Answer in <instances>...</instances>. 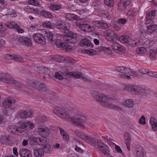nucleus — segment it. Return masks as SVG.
Masks as SVG:
<instances>
[{
    "instance_id": "1",
    "label": "nucleus",
    "mask_w": 157,
    "mask_h": 157,
    "mask_svg": "<svg viewBox=\"0 0 157 157\" xmlns=\"http://www.w3.org/2000/svg\"><path fill=\"white\" fill-rule=\"evenodd\" d=\"M56 25L58 29L66 31V34L64 36L65 40L70 43H75L77 35L69 31L70 25L68 22L60 20L57 21Z\"/></svg>"
},
{
    "instance_id": "2",
    "label": "nucleus",
    "mask_w": 157,
    "mask_h": 157,
    "mask_svg": "<svg viewBox=\"0 0 157 157\" xmlns=\"http://www.w3.org/2000/svg\"><path fill=\"white\" fill-rule=\"evenodd\" d=\"M54 113L60 117L66 120H68L70 118L72 124L75 126L78 125V114L77 113L72 115L68 114L63 109L60 107H56L53 110Z\"/></svg>"
},
{
    "instance_id": "3",
    "label": "nucleus",
    "mask_w": 157,
    "mask_h": 157,
    "mask_svg": "<svg viewBox=\"0 0 157 157\" xmlns=\"http://www.w3.org/2000/svg\"><path fill=\"white\" fill-rule=\"evenodd\" d=\"M109 97L108 96L100 93L98 97L97 98V100L103 107H108L111 109H116L118 111L122 110L123 109L120 106L108 103Z\"/></svg>"
},
{
    "instance_id": "4",
    "label": "nucleus",
    "mask_w": 157,
    "mask_h": 157,
    "mask_svg": "<svg viewBox=\"0 0 157 157\" xmlns=\"http://www.w3.org/2000/svg\"><path fill=\"white\" fill-rule=\"evenodd\" d=\"M126 89L133 94L143 95H146L148 91L147 87L140 86H128L126 87Z\"/></svg>"
},
{
    "instance_id": "5",
    "label": "nucleus",
    "mask_w": 157,
    "mask_h": 157,
    "mask_svg": "<svg viewBox=\"0 0 157 157\" xmlns=\"http://www.w3.org/2000/svg\"><path fill=\"white\" fill-rule=\"evenodd\" d=\"M15 100L13 98H9L6 100L3 103V105L6 108L7 111L10 112L13 111L15 107L14 103Z\"/></svg>"
},
{
    "instance_id": "6",
    "label": "nucleus",
    "mask_w": 157,
    "mask_h": 157,
    "mask_svg": "<svg viewBox=\"0 0 157 157\" xmlns=\"http://www.w3.org/2000/svg\"><path fill=\"white\" fill-rule=\"evenodd\" d=\"M37 130L40 135L43 137H48L50 134L49 129L43 125H39L37 128Z\"/></svg>"
},
{
    "instance_id": "7",
    "label": "nucleus",
    "mask_w": 157,
    "mask_h": 157,
    "mask_svg": "<svg viewBox=\"0 0 157 157\" xmlns=\"http://www.w3.org/2000/svg\"><path fill=\"white\" fill-rule=\"evenodd\" d=\"M32 37L34 40L37 43L44 45L46 44L45 36L40 33H34Z\"/></svg>"
},
{
    "instance_id": "8",
    "label": "nucleus",
    "mask_w": 157,
    "mask_h": 157,
    "mask_svg": "<svg viewBox=\"0 0 157 157\" xmlns=\"http://www.w3.org/2000/svg\"><path fill=\"white\" fill-rule=\"evenodd\" d=\"M128 68L124 67H117V70L121 73V74L120 75L121 78L128 79H129L131 78V77L130 76L126 75V74H127L128 72Z\"/></svg>"
},
{
    "instance_id": "9",
    "label": "nucleus",
    "mask_w": 157,
    "mask_h": 157,
    "mask_svg": "<svg viewBox=\"0 0 157 157\" xmlns=\"http://www.w3.org/2000/svg\"><path fill=\"white\" fill-rule=\"evenodd\" d=\"M34 127V124L32 122L28 121L25 123L21 124L19 129L21 132H23L27 129H32Z\"/></svg>"
},
{
    "instance_id": "10",
    "label": "nucleus",
    "mask_w": 157,
    "mask_h": 157,
    "mask_svg": "<svg viewBox=\"0 0 157 157\" xmlns=\"http://www.w3.org/2000/svg\"><path fill=\"white\" fill-rule=\"evenodd\" d=\"M18 41L21 44L27 46H30L32 44L31 40L25 36L19 37L18 39Z\"/></svg>"
},
{
    "instance_id": "11",
    "label": "nucleus",
    "mask_w": 157,
    "mask_h": 157,
    "mask_svg": "<svg viewBox=\"0 0 157 157\" xmlns=\"http://www.w3.org/2000/svg\"><path fill=\"white\" fill-rule=\"evenodd\" d=\"M86 120L85 114L82 112H79V128L84 129L85 128L84 122Z\"/></svg>"
},
{
    "instance_id": "12",
    "label": "nucleus",
    "mask_w": 157,
    "mask_h": 157,
    "mask_svg": "<svg viewBox=\"0 0 157 157\" xmlns=\"http://www.w3.org/2000/svg\"><path fill=\"white\" fill-rule=\"evenodd\" d=\"M112 48L114 50L115 52L119 53L123 52L124 51V48L118 43H113L111 45Z\"/></svg>"
},
{
    "instance_id": "13",
    "label": "nucleus",
    "mask_w": 157,
    "mask_h": 157,
    "mask_svg": "<svg viewBox=\"0 0 157 157\" xmlns=\"http://www.w3.org/2000/svg\"><path fill=\"white\" fill-rule=\"evenodd\" d=\"M130 4L129 0H121L118 6V9L120 10L125 9Z\"/></svg>"
},
{
    "instance_id": "14",
    "label": "nucleus",
    "mask_w": 157,
    "mask_h": 157,
    "mask_svg": "<svg viewBox=\"0 0 157 157\" xmlns=\"http://www.w3.org/2000/svg\"><path fill=\"white\" fill-rule=\"evenodd\" d=\"M44 35L52 44H54L55 41L57 39L56 36L55 35H54L52 33L50 32H46Z\"/></svg>"
},
{
    "instance_id": "15",
    "label": "nucleus",
    "mask_w": 157,
    "mask_h": 157,
    "mask_svg": "<svg viewBox=\"0 0 157 157\" xmlns=\"http://www.w3.org/2000/svg\"><path fill=\"white\" fill-rule=\"evenodd\" d=\"M33 113V111L29 109L22 110L20 112V115L23 118H27L30 117Z\"/></svg>"
},
{
    "instance_id": "16",
    "label": "nucleus",
    "mask_w": 157,
    "mask_h": 157,
    "mask_svg": "<svg viewBox=\"0 0 157 157\" xmlns=\"http://www.w3.org/2000/svg\"><path fill=\"white\" fill-rule=\"evenodd\" d=\"M21 157H32L31 152L28 149L24 148L21 149L19 151Z\"/></svg>"
},
{
    "instance_id": "17",
    "label": "nucleus",
    "mask_w": 157,
    "mask_h": 157,
    "mask_svg": "<svg viewBox=\"0 0 157 157\" xmlns=\"http://www.w3.org/2000/svg\"><path fill=\"white\" fill-rule=\"evenodd\" d=\"M21 126L17 128L15 125H12L8 126L7 128L8 131L10 133L14 134H18L19 132H21L19 128Z\"/></svg>"
},
{
    "instance_id": "18",
    "label": "nucleus",
    "mask_w": 157,
    "mask_h": 157,
    "mask_svg": "<svg viewBox=\"0 0 157 157\" xmlns=\"http://www.w3.org/2000/svg\"><path fill=\"white\" fill-rule=\"evenodd\" d=\"M33 86L42 91H45L47 90V87L45 84L40 82H33Z\"/></svg>"
},
{
    "instance_id": "19",
    "label": "nucleus",
    "mask_w": 157,
    "mask_h": 157,
    "mask_svg": "<svg viewBox=\"0 0 157 157\" xmlns=\"http://www.w3.org/2000/svg\"><path fill=\"white\" fill-rule=\"evenodd\" d=\"M80 45L83 47H86L93 48L94 46L93 44L91 41L87 39H84L82 40L80 42Z\"/></svg>"
},
{
    "instance_id": "20",
    "label": "nucleus",
    "mask_w": 157,
    "mask_h": 157,
    "mask_svg": "<svg viewBox=\"0 0 157 157\" xmlns=\"http://www.w3.org/2000/svg\"><path fill=\"white\" fill-rule=\"evenodd\" d=\"M156 16V11L155 10H151L147 13L146 16L147 21L146 22V24H149L148 22L149 21H151Z\"/></svg>"
},
{
    "instance_id": "21",
    "label": "nucleus",
    "mask_w": 157,
    "mask_h": 157,
    "mask_svg": "<svg viewBox=\"0 0 157 157\" xmlns=\"http://www.w3.org/2000/svg\"><path fill=\"white\" fill-rule=\"evenodd\" d=\"M115 34L114 31L108 30L107 31L106 39L110 42H113L114 40Z\"/></svg>"
},
{
    "instance_id": "22",
    "label": "nucleus",
    "mask_w": 157,
    "mask_h": 157,
    "mask_svg": "<svg viewBox=\"0 0 157 157\" xmlns=\"http://www.w3.org/2000/svg\"><path fill=\"white\" fill-rule=\"evenodd\" d=\"M11 137L6 135H2L0 138V141L3 144H8L11 141Z\"/></svg>"
},
{
    "instance_id": "23",
    "label": "nucleus",
    "mask_w": 157,
    "mask_h": 157,
    "mask_svg": "<svg viewBox=\"0 0 157 157\" xmlns=\"http://www.w3.org/2000/svg\"><path fill=\"white\" fill-rule=\"evenodd\" d=\"M124 139L127 149L128 151H130V150L131 138L128 133H126L124 134Z\"/></svg>"
},
{
    "instance_id": "24",
    "label": "nucleus",
    "mask_w": 157,
    "mask_h": 157,
    "mask_svg": "<svg viewBox=\"0 0 157 157\" xmlns=\"http://www.w3.org/2000/svg\"><path fill=\"white\" fill-rule=\"evenodd\" d=\"M135 152L136 156L137 157H144V151L143 147L141 146L138 145L137 146Z\"/></svg>"
},
{
    "instance_id": "25",
    "label": "nucleus",
    "mask_w": 157,
    "mask_h": 157,
    "mask_svg": "<svg viewBox=\"0 0 157 157\" xmlns=\"http://www.w3.org/2000/svg\"><path fill=\"white\" fill-rule=\"evenodd\" d=\"M98 52H103L107 55H110L112 53V51L110 48L109 47L100 46L98 48Z\"/></svg>"
},
{
    "instance_id": "26",
    "label": "nucleus",
    "mask_w": 157,
    "mask_h": 157,
    "mask_svg": "<svg viewBox=\"0 0 157 157\" xmlns=\"http://www.w3.org/2000/svg\"><path fill=\"white\" fill-rule=\"evenodd\" d=\"M123 105L128 108L132 107L134 105V103L132 100L131 99H125L122 101Z\"/></svg>"
},
{
    "instance_id": "27",
    "label": "nucleus",
    "mask_w": 157,
    "mask_h": 157,
    "mask_svg": "<svg viewBox=\"0 0 157 157\" xmlns=\"http://www.w3.org/2000/svg\"><path fill=\"white\" fill-rule=\"evenodd\" d=\"M38 71L39 73L43 74V77L45 78L48 74L49 70L48 68L43 67H39L38 69Z\"/></svg>"
},
{
    "instance_id": "28",
    "label": "nucleus",
    "mask_w": 157,
    "mask_h": 157,
    "mask_svg": "<svg viewBox=\"0 0 157 157\" xmlns=\"http://www.w3.org/2000/svg\"><path fill=\"white\" fill-rule=\"evenodd\" d=\"M33 153L35 157H41L44 155V151L42 148H38L33 150Z\"/></svg>"
},
{
    "instance_id": "29",
    "label": "nucleus",
    "mask_w": 157,
    "mask_h": 157,
    "mask_svg": "<svg viewBox=\"0 0 157 157\" xmlns=\"http://www.w3.org/2000/svg\"><path fill=\"white\" fill-rule=\"evenodd\" d=\"M149 122L153 130L154 131L157 130V119L151 117L150 118Z\"/></svg>"
},
{
    "instance_id": "30",
    "label": "nucleus",
    "mask_w": 157,
    "mask_h": 157,
    "mask_svg": "<svg viewBox=\"0 0 157 157\" xmlns=\"http://www.w3.org/2000/svg\"><path fill=\"white\" fill-rule=\"evenodd\" d=\"M85 141L88 143L95 147L96 146V140L94 138L88 136L86 139Z\"/></svg>"
},
{
    "instance_id": "31",
    "label": "nucleus",
    "mask_w": 157,
    "mask_h": 157,
    "mask_svg": "<svg viewBox=\"0 0 157 157\" xmlns=\"http://www.w3.org/2000/svg\"><path fill=\"white\" fill-rule=\"evenodd\" d=\"M24 10L27 13H36L38 14H39L40 11L39 10L33 9L29 6H25L24 8Z\"/></svg>"
},
{
    "instance_id": "32",
    "label": "nucleus",
    "mask_w": 157,
    "mask_h": 157,
    "mask_svg": "<svg viewBox=\"0 0 157 157\" xmlns=\"http://www.w3.org/2000/svg\"><path fill=\"white\" fill-rule=\"evenodd\" d=\"M66 18L69 20H77L78 19V16L75 14L67 13L66 14Z\"/></svg>"
},
{
    "instance_id": "33",
    "label": "nucleus",
    "mask_w": 157,
    "mask_h": 157,
    "mask_svg": "<svg viewBox=\"0 0 157 157\" xmlns=\"http://www.w3.org/2000/svg\"><path fill=\"white\" fill-rule=\"evenodd\" d=\"M40 13L42 16L47 18H52L53 17V16L50 12L46 10H42L40 11Z\"/></svg>"
},
{
    "instance_id": "34",
    "label": "nucleus",
    "mask_w": 157,
    "mask_h": 157,
    "mask_svg": "<svg viewBox=\"0 0 157 157\" xmlns=\"http://www.w3.org/2000/svg\"><path fill=\"white\" fill-rule=\"evenodd\" d=\"M39 145L44 146L48 143V141L46 138L39 137Z\"/></svg>"
},
{
    "instance_id": "35",
    "label": "nucleus",
    "mask_w": 157,
    "mask_h": 157,
    "mask_svg": "<svg viewBox=\"0 0 157 157\" xmlns=\"http://www.w3.org/2000/svg\"><path fill=\"white\" fill-rule=\"evenodd\" d=\"M147 31L151 33H153L154 32H157V25H152L149 26L147 28Z\"/></svg>"
},
{
    "instance_id": "36",
    "label": "nucleus",
    "mask_w": 157,
    "mask_h": 157,
    "mask_svg": "<svg viewBox=\"0 0 157 157\" xmlns=\"http://www.w3.org/2000/svg\"><path fill=\"white\" fill-rule=\"evenodd\" d=\"M6 26L10 29L17 28V24L13 21H10L6 22Z\"/></svg>"
},
{
    "instance_id": "37",
    "label": "nucleus",
    "mask_w": 157,
    "mask_h": 157,
    "mask_svg": "<svg viewBox=\"0 0 157 157\" xmlns=\"http://www.w3.org/2000/svg\"><path fill=\"white\" fill-rule=\"evenodd\" d=\"M120 41L122 43H128L130 40L129 37L127 35H123L119 38Z\"/></svg>"
},
{
    "instance_id": "38",
    "label": "nucleus",
    "mask_w": 157,
    "mask_h": 157,
    "mask_svg": "<svg viewBox=\"0 0 157 157\" xmlns=\"http://www.w3.org/2000/svg\"><path fill=\"white\" fill-rule=\"evenodd\" d=\"M82 52L83 53H86L90 56H94L96 54V51L93 49L88 50L86 49L82 50Z\"/></svg>"
},
{
    "instance_id": "39",
    "label": "nucleus",
    "mask_w": 157,
    "mask_h": 157,
    "mask_svg": "<svg viewBox=\"0 0 157 157\" xmlns=\"http://www.w3.org/2000/svg\"><path fill=\"white\" fill-rule=\"evenodd\" d=\"M100 16L104 18H108L109 15V13L106 10H101L99 11Z\"/></svg>"
},
{
    "instance_id": "40",
    "label": "nucleus",
    "mask_w": 157,
    "mask_h": 157,
    "mask_svg": "<svg viewBox=\"0 0 157 157\" xmlns=\"http://www.w3.org/2000/svg\"><path fill=\"white\" fill-rule=\"evenodd\" d=\"M43 150L44 152L48 153H51L52 151L51 146L48 143L44 146Z\"/></svg>"
},
{
    "instance_id": "41",
    "label": "nucleus",
    "mask_w": 157,
    "mask_h": 157,
    "mask_svg": "<svg viewBox=\"0 0 157 157\" xmlns=\"http://www.w3.org/2000/svg\"><path fill=\"white\" fill-rule=\"evenodd\" d=\"M79 79H82L84 81L90 82L91 80L88 77L84 75L82 73L79 72Z\"/></svg>"
},
{
    "instance_id": "42",
    "label": "nucleus",
    "mask_w": 157,
    "mask_h": 157,
    "mask_svg": "<svg viewBox=\"0 0 157 157\" xmlns=\"http://www.w3.org/2000/svg\"><path fill=\"white\" fill-rule=\"evenodd\" d=\"M104 2L105 4L107 6L112 7L114 6V0H104Z\"/></svg>"
},
{
    "instance_id": "43",
    "label": "nucleus",
    "mask_w": 157,
    "mask_h": 157,
    "mask_svg": "<svg viewBox=\"0 0 157 157\" xmlns=\"http://www.w3.org/2000/svg\"><path fill=\"white\" fill-rule=\"evenodd\" d=\"M16 82V80L13 79V78L9 76H6V78L4 82L6 83L14 84Z\"/></svg>"
},
{
    "instance_id": "44",
    "label": "nucleus",
    "mask_w": 157,
    "mask_h": 157,
    "mask_svg": "<svg viewBox=\"0 0 157 157\" xmlns=\"http://www.w3.org/2000/svg\"><path fill=\"white\" fill-rule=\"evenodd\" d=\"M136 51L137 53L140 54H145L147 52L146 49L143 47L137 48Z\"/></svg>"
},
{
    "instance_id": "45",
    "label": "nucleus",
    "mask_w": 157,
    "mask_h": 157,
    "mask_svg": "<svg viewBox=\"0 0 157 157\" xmlns=\"http://www.w3.org/2000/svg\"><path fill=\"white\" fill-rule=\"evenodd\" d=\"M99 150L105 155H108L109 154V149L108 146H107L106 145H104V147H102L101 149H100Z\"/></svg>"
},
{
    "instance_id": "46",
    "label": "nucleus",
    "mask_w": 157,
    "mask_h": 157,
    "mask_svg": "<svg viewBox=\"0 0 157 157\" xmlns=\"http://www.w3.org/2000/svg\"><path fill=\"white\" fill-rule=\"evenodd\" d=\"M66 76L69 77L70 76H73L75 78H78V74L73 72H67L66 74Z\"/></svg>"
},
{
    "instance_id": "47",
    "label": "nucleus",
    "mask_w": 157,
    "mask_h": 157,
    "mask_svg": "<svg viewBox=\"0 0 157 157\" xmlns=\"http://www.w3.org/2000/svg\"><path fill=\"white\" fill-rule=\"evenodd\" d=\"M36 120L38 123H43L46 121L47 119L44 116H39L36 118Z\"/></svg>"
},
{
    "instance_id": "48",
    "label": "nucleus",
    "mask_w": 157,
    "mask_h": 157,
    "mask_svg": "<svg viewBox=\"0 0 157 157\" xmlns=\"http://www.w3.org/2000/svg\"><path fill=\"white\" fill-rule=\"evenodd\" d=\"M61 6L59 5L52 4L50 6L51 10H57L61 9Z\"/></svg>"
},
{
    "instance_id": "49",
    "label": "nucleus",
    "mask_w": 157,
    "mask_h": 157,
    "mask_svg": "<svg viewBox=\"0 0 157 157\" xmlns=\"http://www.w3.org/2000/svg\"><path fill=\"white\" fill-rule=\"evenodd\" d=\"M39 137L36 138H33L30 140V143L31 145H35L36 144H38Z\"/></svg>"
},
{
    "instance_id": "50",
    "label": "nucleus",
    "mask_w": 157,
    "mask_h": 157,
    "mask_svg": "<svg viewBox=\"0 0 157 157\" xmlns=\"http://www.w3.org/2000/svg\"><path fill=\"white\" fill-rule=\"evenodd\" d=\"M6 29V28L3 27L2 24L0 22V37H2L5 35L4 32Z\"/></svg>"
},
{
    "instance_id": "51",
    "label": "nucleus",
    "mask_w": 157,
    "mask_h": 157,
    "mask_svg": "<svg viewBox=\"0 0 157 157\" xmlns=\"http://www.w3.org/2000/svg\"><path fill=\"white\" fill-rule=\"evenodd\" d=\"M145 44L147 48H149L154 45V43L152 40H147L145 42Z\"/></svg>"
},
{
    "instance_id": "52",
    "label": "nucleus",
    "mask_w": 157,
    "mask_h": 157,
    "mask_svg": "<svg viewBox=\"0 0 157 157\" xmlns=\"http://www.w3.org/2000/svg\"><path fill=\"white\" fill-rule=\"evenodd\" d=\"M102 137L105 142H107L109 144L112 141H113V139L110 137L109 138L108 136H102Z\"/></svg>"
},
{
    "instance_id": "53",
    "label": "nucleus",
    "mask_w": 157,
    "mask_h": 157,
    "mask_svg": "<svg viewBox=\"0 0 157 157\" xmlns=\"http://www.w3.org/2000/svg\"><path fill=\"white\" fill-rule=\"evenodd\" d=\"M88 136L85 134L83 132H79V137L82 140L85 141Z\"/></svg>"
},
{
    "instance_id": "54",
    "label": "nucleus",
    "mask_w": 157,
    "mask_h": 157,
    "mask_svg": "<svg viewBox=\"0 0 157 157\" xmlns=\"http://www.w3.org/2000/svg\"><path fill=\"white\" fill-rule=\"evenodd\" d=\"M38 25H37L34 24L32 25L31 26H29L28 28L32 31H36L38 29Z\"/></svg>"
},
{
    "instance_id": "55",
    "label": "nucleus",
    "mask_w": 157,
    "mask_h": 157,
    "mask_svg": "<svg viewBox=\"0 0 157 157\" xmlns=\"http://www.w3.org/2000/svg\"><path fill=\"white\" fill-rule=\"evenodd\" d=\"M28 3L29 4L37 6L39 5V2L35 0H30L29 1Z\"/></svg>"
},
{
    "instance_id": "56",
    "label": "nucleus",
    "mask_w": 157,
    "mask_h": 157,
    "mask_svg": "<svg viewBox=\"0 0 157 157\" xmlns=\"http://www.w3.org/2000/svg\"><path fill=\"white\" fill-rule=\"evenodd\" d=\"M87 24H82L79 25V27L82 31L87 32Z\"/></svg>"
},
{
    "instance_id": "57",
    "label": "nucleus",
    "mask_w": 157,
    "mask_h": 157,
    "mask_svg": "<svg viewBox=\"0 0 157 157\" xmlns=\"http://www.w3.org/2000/svg\"><path fill=\"white\" fill-rule=\"evenodd\" d=\"M14 60L18 62H21L23 61V58L18 55H15Z\"/></svg>"
},
{
    "instance_id": "58",
    "label": "nucleus",
    "mask_w": 157,
    "mask_h": 157,
    "mask_svg": "<svg viewBox=\"0 0 157 157\" xmlns=\"http://www.w3.org/2000/svg\"><path fill=\"white\" fill-rule=\"evenodd\" d=\"M127 20L126 18H120L117 20V23L119 24L124 25L126 24Z\"/></svg>"
},
{
    "instance_id": "59",
    "label": "nucleus",
    "mask_w": 157,
    "mask_h": 157,
    "mask_svg": "<svg viewBox=\"0 0 157 157\" xmlns=\"http://www.w3.org/2000/svg\"><path fill=\"white\" fill-rule=\"evenodd\" d=\"M97 142L98 143V147L99 149H101L102 147L105 145V144L103 143L102 141L101 140H97Z\"/></svg>"
},
{
    "instance_id": "60",
    "label": "nucleus",
    "mask_w": 157,
    "mask_h": 157,
    "mask_svg": "<svg viewBox=\"0 0 157 157\" xmlns=\"http://www.w3.org/2000/svg\"><path fill=\"white\" fill-rule=\"evenodd\" d=\"M128 72L127 74H126V75H129L133 77H135L137 75V74L135 71H132L129 69L128 68Z\"/></svg>"
},
{
    "instance_id": "61",
    "label": "nucleus",
    "mask_w": 157,
    "mask_h": 157,
    "mask_svg": "<svg viewBox=\"0 0 157 157\" xmlns=\"http://www.w3.org/2000/svg\"><path fill=\"white\" fill-rule=\"evenodd\" d=\"M91 95L92 96L95 97L97 100V98L98 97V96H99L100 93H99L96 91L92 90L91 92Z\"/></svg>"
},
{
    "instance_id": "62",
    "label": "nucleus",
    "mask_w": 157,
    "mask_h": 157,
    "mask_svg": "<svg viewBox=\"0 0 157 157\" xmlns=\"http://www.w3.org/2000/svg\"><path fill=\"white\" fill-rule=\"evenodd\" d=\"M54 77L57 79L62 80L63 79V76L58 72H56L54 76Z\"/></svg>"
},
{
    "instance_id": "63",
    "label": "nucleus",
    "mask_w": 157,
    "mask_h": 157,
    "mask_svg": "<svg viewBox=\"0 0 157 157\" xmlns=\"http://www.w3.org/2000/svg\"><path fill=\"white\" fill-rule=\"evenodd\" d=\"M43 25L44 27L50 28L51 29H52L53 28V26L51 25V23L49 21H46L44 22Z\"/></svg>"
},
{
    "instance_id": "64",
    "label": "nucleus",
    "mask_w": 157,
    "mask_h": 157,
    "mask_svg": "<svg viewBox=\"0 0 157 157\" xmlns=\"http://www.w3.org/2000/svg\"><path fill=\"white\" fill-rule=\"evenodd\" d=\"M101 21H94L93 22V24L95 27L99 28L101 27Z\"/></svg>"
}]
</instances>
